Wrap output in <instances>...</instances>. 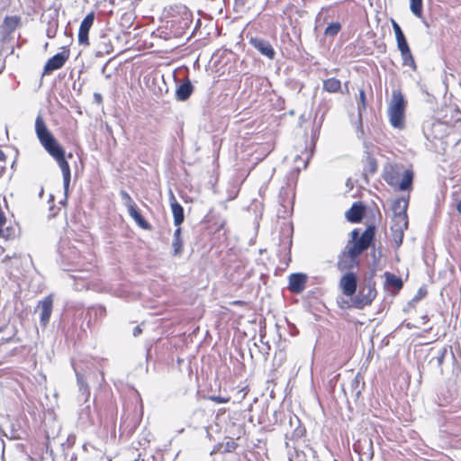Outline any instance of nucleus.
<instances>
[{"mask_svg":"<svg viewBox=\"0 0 461 461\" xmlns=\"http://www.w3.org/2000/svg\"><path fill=\"white\" fill-rule=\"evenodd\" d=\"M351 240H348L344 249L339 253L336 267L340 272H352L353 268L359 266V256L366 251L374 242L375 228L368 226L359 235V230L354 229L351 233Z\"/></svg>","mask_w":461,"mask_h":461,"instance_id":"nucleus-1","label":"nucleus"},{"mask_svg":"<svg viewBox=\"0 0 461 461\" xmlns=\"http://www.w3.org/2000/svg\"><path fill=\"white\" fill-rule=\"evenodd\" d=\"M35 131L41 144L58 162L62 172L64 185L68 186L71 173L69 164L65 158V151L49 131L42 117L36 118Z\"/></svg>","mask_w":461,"mask_h":461,"instance_id":"nucleus-2","label":"nucleus"},{"mask_svg":"<svg viewBox=\"0 0 461 461\" xmlns=\"http://www.w3.org/2000/svg\"><path fill=\"white\" fill-rule=\"evenodd\" d=\"M321 125V117H302L299 123L302 143L298 145L302 148L301 153L306 160H309L314 153Z\"/></svg>","mask_w":461,"mask_h":461,"instance_id":"nucleus-3","label":"nucleus"},{"mask_svg":"<svg viewBox=\"0 0 461 461\" xmlns=\"http://www.w3.org/2000/svg\"><path fill=\"white\" fill-rule=\"evenodd\" d=\"M394 214L392 219L391 230L395 244L399 247L403 240L404 230L408 227V217L406 209L408 207V201L403 199H397L393 203Z\"/></svg>","mask_w":461,"mask_h":461,"instance_id":"nucleus-4","label":"nucleus"},{"mask_svg":"<svg viewBox=\"0 0 461 461\" xmlns=\"http://www.w3.org/2000/svg\"><path fill=\"white\" fill-rule=\"evenodd\" d=\"M399 168L396 165H388L384 171V180L391 186L399 185L401 191L410 190L412 186L413 172L411 170H405L402 181L400 179Z\"/></svg>","mask_w":461,"mask_h":461,"instance_id":"nucleus-5","label":"nucleus"},{"mask_svg":"<svg viewBox=\"0 0 461 461\" xmlns=\"http://www.w3.org/2000/svg\"><path fill=\"white\" fill-rule=\"evenodd\" d=\"M375 282L372 279L362 285L357 294L352 298V306L357 309H364L372 304L377 296Z\"/></svg>","mask_w":461,"mask_h":461,"instance_id":"nucleus-6","label":"nucleus"},{"mask_svg":"<svg viewBox=\"0 0 461 461\" xmlns=\"http://www.w3.org/2000/svg\"><path fill=\"white\" fill-rule=\"evenodd\" d=\"M357 275L354 272H347L340 277L339 285L345 296L352 298L357 292Z\"/></svg>","mask_w":461,"mask_h":461,"instance_id":"nucleus-7","label":"nucleus"},{"mask_svg":"<svg viewBox=\"0 0 461 461\" xmlns=\"http://www.w3.org/2000/svg\"><path fill=\"white\" fill-rule=\"evenodd\" d=\"M407 102L399 89H393L389 102V115H404Z\"/></svg>","mask_w":461,"mask_h":461,"instance_id":"nucleus-8","label":"nucleus"},{"mask_svg":"<svg viewBox=\"0 0 461 461\" xmlns=\"http://www.w3.org/2000/svg\"><path fill=\"white\" fill-rule=\"evenodd\" d=\"M69 58V50H64L50 58L46 62L43 74H50L54 70L61 68Z\"/></svg>","mask_w":461,"mask_h":461,"instance_id":"nucleus-9","label":"nucleus"},{"mask_svg":"<svg viewBox=\"0 0 461 461\" xmlns=\"http://www.w3.org/2000/svg\"><path fill=\"white\" fill-rule=\"evenodd\" d=\"M95 14L94 13H89L86 15L83 21L80 23L79 31H78V42L80 45H88L89 44V31L94 23Z\"/></svg>","mask_w":461,"mask_h":461,"instance_id":"nucleus-10","label":"nucleus"},{"mask_svg":"<svg viewBox=\"0 0 461 461\" xmlns=\"http://www.w3.org/2000/svg\"><path fill=\"white\" fill-rule=\"evenodd\" d=\"M40 311V321L41 326L45 327L50 321V318L51 316L52 309H53V299L51 295H48L44 297L41 301L38 303L37 306Z\"/></svg>","mask_w":461,"mask_h":461,"instance_id":"nucleus-11","label":"nucleus"},{"mask_svg":"<svg viewBox=\"0 0 461 461\" xmlns=\"http://www.w3.org/2000/svg\"><path fill=\"white\" fill-rule=\"evenodd\" d=\"M249 43L267 58L270 59L275 58L276 51L268 41L258 37H252L249 39Z\"/></svg>","mask_w":461,"mask_h":461,"instance_id":"nucleus-12","label":"nucleus"},{"mask_svg":"<svg viewBox=\"0 0 461 461\" xmlns=\"http://www.w3.org/2000/svg\"><path fill=\"white\" fill-rule=\"evenodd\" d=\"M307 276L303 273L291 274L288 277V289L293 294H301L306 287Z\"/></svg>","mask_w":461,"mask_h":461,"instance_id":"nucleus-13","label":"nucleus"},{"mask_svg":"<svg viewBox=\"0 0 461 461\" xmlns=\"http://www.w3.org/2000/svg\"><path fill=\"white\" fill-rule=\"evenodd\" d=\"M366 212V207L361 203H354L346 212V218L352 223H358L362 221Z\"/></svg>","mask_w":461,"mask_h":461,"instance_id":"nucleus-14","label":"nucleus"},{"mask_svg":"<svg viewBox=\"0 0 461 461\" xmlns=\"http://www.w3.org/2000/svg\"><path fill=\"white\" fill-rule=\"evenodd\" d=\"M194 91V86L189 78H185L183 82L176 86V98L178 101L187 100Z\"/></svg>","mask_w":461,"mask_h":461,"instance_id":"nucleus-15","label":"nucleus"},{"mask_svg":"<svg viewBox=\"0 0 461 461\" xmlns=\"http://www.w3.org/2000/svg\"><path fill=\"white\" fill-rule=\"evenodd\" d=\"M127 210L130 216L135 221L139 227L147 230L151 229L150 223L141 215L137 204L131 205Z\"/></svg>","mask_w":461,"mask_h":461,"instance_id":"nucleus-16","label":"nucleus"},{"mask_svg":"<svg viewBox=\"0 0 461 461\" xmlns=\"http://www.w3.org/2000/svg\"><path fill=\"white\" fill-rule=\"evenodd\" d=\"M385 281L384 286L385 289L393 288L397 294L403 286V282L401 277L391 272L384 273Z\"/></svg>","mask_w":461,"mask_h":461,"instance_id":"nucleus-17","label":"nucleus"},{"mask_svg":"<svg viewBox=\"0 0 461 461\" xmlns=\"http://www.w3.org/2000/svg\"><path fill=\"white\" fill-rule=\"evenodd\" d=\"M113 50V45L107 36L104 34L101 35L97 42L95 56L103 57L105 54H110Z\"/></svg>","mask_w":461,"mask_h":461,"instance_id":"nucleus-18","label":"nucleus"},{"mask_svg":"<svg viewBox=\"0 0 461 461\" xmlns=\"http://www.w3.org/2000/svg\"><path fill=\"white\" fill-rule=\"evenodd\" d=\"M171 202V211L174 218V224L176 226L181 225L185 220L184 215V208L183 206L176 200L175 196L172 195Z\"/></svg>","mask_w":461,"mask_h":461,"instance_id":"nucleus-19","label":"nucleus"},{"mask_svg":"<svg viewBox=\"0 0 461 461\" xmlns=\"http://www.w3.org/2000/svg\"><path fill=\"white\" fill-rule=\"evenodd\" d=\"M322 88L328 93H339L341 92V82L335 77H330L323 81Z\"/></svg>","mask_w":461,"mask_h":461,"instance_id":"nucleus-20","label":"nucleus"},{"mask_svg":"<svg viewBox=\"0 0 461 461\" xmlns=\"http://www.w3.org/2000/svg\"><path fill=\"white\" fill-rule=\"evenodd\" d=\"M377 168V160L372 155H368L365 160V171L369 175H374Z\"/></svg>","mask_w":461,"mask_h":461,"instance_id":"nucleus-21","label":"nucleus"},{"mask_svg":"<svg viewBox=\"0 0 461 461\" xmlns=\"http://www.w3.org/2000/svg\"><path fill=\"white\" fill-rule=\"evenodd\" d=\"M410 9L416 17L422 18V0H410Z\"/></svg>","mask_w":461,"mask_h":461,"instance_id":"nucleus-22","label":"nucleus"},{"mask_svg":"<svg viewBox=\"0 0 461 461\" xmlns=\"http://www.w3.org/2000/svg\"><path fill=\"white\" fill-rule=\"evenodd\" d=\"M401 56L402 59V64L404 66H408V67L411 68L413 70L416 69V64L414 61V58L411 54V49L407 50L406 52L405 51L401 52Z\"/></svg>","mask_w":461,"mask_h":461,"instance_id":"nucleus-23","label":"nucleus"},{"mask_svg":"<svg viewBox=\"0 0 461 461\" xmlns=\"http://www.w3.org/2000/svg\"><path fill=\"white\" fill-rule=\"evenodd\" d=\"M19 21V18L15 16L6 17L4 21L5 30L8 32H14L17 27Z\"/></svg>","mask_w":461,"mask_h":461,"instance_id":"nucleus-24","label":"nucleus"},{"mask_svg":"<svg viewBox=\"0 0 461 461\" xmlns=\"http://www.w3.org/2000/svg\"><path fill=\"white\" fill-rule=\"evenodd\" d=\"M340 29L341 24L339 22L331 23L326 27L324 34L326 36L334 37L339 32Z\"/></svg>","mask_w":461,"mask_h":461,"instance_id":"nucleus-25","label":"nucleus"},{"mask_svg":"<svg viewBox=\"0 0 461 461\" xmlns=\"http://www.w3.org/2000/svg\"><path fill=\"white\" fill-rule=\"evenodd\" d=\"M358 107V115H362V113L365 112L366 107V93L363 89H359V100L357 103Z\"/></svg>","mask_w":461,"mask_h":461,"instance_id":"nucleus-26","label":"nucleus"},{"mask_svg":"<svg viewBox=\"0 0 461 461\" xmlns=\"http://www.w3.org/2000/svg\"><path fill=\"white\" fill-rule=\"evenodd\" d=\"M172 248L174 256L181 255L184 250L183 240L173 239Z\"/></svg>","mask_w":461,"mask_h":461,"instance_id":"nucleus-27","label":"nucleus"},{"mask_svg":"<svg viewBox=\"0 0 461 461\" xmlns=\"http://www.w3.org/2000/svg\"><path fill=\"white\" fill-rule=\"evenodd\" d=\"M58 31V22L51 21L48 24V28L46 30V34L48 38H54L56 36Z\"/></svg>","mask_w":461,"mask_h":461,"instance_id":"nucleus-28","label":"nucleus"},{"mask_svg":"<svg viewBox=\"0 0 461 461\" xmlns=\"http://www.w3.org/2000/svg\"><path fill=\"white\" fill-rule=\"evenodd\" d=\"M221 447H223V452H233L237 449L238 443L234 439L230 438L222 443Z\"/></svg>","mask_w":461,"mask_h":461,"instance_id":"nucleus-29","label":"nucleus"},{"mask_svg":"<svg viewBox=\"0 0 461 461\" xmlns=\"http://www.w3.org/2000/svg\"><path fill=\"white\" fill-rule=\"evenodd\" d=\"M396 41L397 48L400 50V52H406L407 50H410L405 35L396 38Z\"/></svg>","mask_w":461,"mask_h":461,"instance_id":"nucleus-30","label":"nucleus"},{"mask_svg":"<svg viewBox=\"0 0 461 461\" xmlns=\"http://www.w3.org/2000/svg\"><path fill=\"white\" fill-rule=\"evenodd\" d=\"M120 195H121L122 199L124 201V204L127 209L130 208L131 205L136 204V203L133 201L131 196L126 191L122 190L120 192Z\"/></svg>","mask_w":461,"mask_h":461,"instance_id":"nucleus-31","label":"nucleus"},{"mask_svg":"<svg viewBox=\"0 0 461 461\" xmlns=\"http://www.w3.org/2000/svg\"><path fill=\"white\" fill-rule=\"evenodd\" d=\"M427 294H428L427 286L426 285H422V286H420L418 289V291H417L416 294L414 295L412 301L419 302V301L424 299L427 296Z\"/></svg>","mask_w":461,"mask_h":461,"instance_id":"nucleus-32","label":"nucleus"},{"mask_svg":"<svg viewBox=\"0 0 461 461\" xmlns=\"http://www.w3.org/2000/svg\"><path fill=\"white\" fill-rule=\"evenodd\" d=\"M390 121L394 128L402 129L404 127V117H390Z\"/></svg>","mask_w":461,"mask_h":461,"instance_id":"nucleus-33","label":"nucleus"},{"mask_svg":"<svg viewBox=\"0 0 461 461\" xmlns=\"http://www.w3.org/2000/svg\"><path fill=\"white\" fill-rule=\"evenodd\" d=\"M208 399L215 403H227L230 401V396L211 395Z\"/></svg>","mask_w":461,"mask_h":461,"instance_id":"nucleus-34","label":"nucleus"},{"mask_svg":"<svg viewBox=\"0 0 461 461\" xmlns=\"http://www.w3.org/2000/svg\"><path fill=\"white\" fill-rule=\"evenodd\" d=\"M392 26H393V32L395 33V38H398V37H401V36L404 35V33H403L402 30L401 29L400 25L394 20H392Z\"/></svg>","mask_w":461,"mask_h":461,"instance_id":"nucleus-35","label":"nucleus"},{"mask_svg":"<svg viewBox=\"0 0 461 461\" xmlns=\"http://www.w3.org/2000/svg\"><path fill=\"white\" fill-rule=\"evenodd\" d=\"M5 159H6V156L5 154L0 150V176L4 174V172L5 171Z\"/></svg>","mask_w":461,"mask_h":461,"instance_id":"nucleus-36","label":"nucleus"},{"mask_svg":"<svg viewBox=\"0 0 461 461\" xmlns=\"http://www.w3.org/2000/svg\"><path fill=\"white\" fill-rule=\"evenodd\" d=\"M103 102V96L101 94L99 93H94V95H93V103L97 104V105H100Z\"/></svg>","mask_w":461,"mask_h":461,"instance_id":"nucleus-37","label":"nucleus"},{"mask_svg":"<svg viewBox=\"0 0 461 461\" xmlns=\"http://www.w3.org/2000/svg\"><path fill=\"white\" fill-rule=\"evenodd\" d=\"M445 357H446V349H443L440 352V354L438 355V357H437L438 363L439 366H441L443 364Z\"/></svg>","mask_w":461,"mask_h":461,"instance_id":"nucleus-38","label":"nucleus"},{"mask_svg":"<svg viewBox=\"0 0 461 461\" xmlns=\"http://www.w3.org/2000/svg\"><path fill=\"white\" fill-rule=\"evenodd\" d=\"M181 231H182V229H181L180 225L176 226V229L174 231V239L182 240Z\"/></svg>","mask_w":461,"mask_h":461,"instance_id":"nucleus-39","label":"nucleus"},{"mask_svg":"<svg viewBox=\"0 0 461 461\" xmlns=\"http://www.w3.org/2000/svg\"><path fill=\"white\" fill-rule=\"evenodd\" d=\"M230 304L234 305V306H244L246 304V302L241 301V300H236V301L231 302Z\"/></svg>","mask_w":461,"mask_h":461,"instance_id":"nucleus-40","label":"nucleus"},{"mask_svg":"<svg viewBox=\"0 0 461 461\" xmlns=\"http://www.w3.org/2000/svg\"><path fill=\"white\" fill-rule=\"evenodd\" d=\"M141 332H142V330L139 326L135 327L133 330V335L135 337L139 336Z\"/></svg>","mask_w":461,"mask_h":461,"instance_id":"nucleus-41","label":"nucleus"},{"mask_svg":"<svg viewBox=\"0 0 461 461\" xmlns=\"http://www.w3.org/2000/svg\"><path fill=\"white\" fill-rule=\"evenodd\" d=\"M226 411H227L226 408H220L217 411L216 417L218 418L220 415H223L226 412Z\"/></svg>","mask_w":461,"mask_h":461,"instance_id":"nucleus-42","label":"nucleus"},{"mask_svg":"<svg viewBox=\"0 0 461 461\" xmlns=\"http://www.w3.org/2000/svg\"><path fill=\"white\" fill-rule=\"evenodd\" d=\"M456 209L459 214H461V199L457 202Z\"/></svg>","mask_w":461,"mask_h":461,"instance_id":"nucleus-43","label":"nucleus"},{"mask_svg":"<svg viewBox=\"0 0 461 461\" xmlns=\"http://www.w3.org/2000/svg\"><path fill=\"white\" fill-rule=\"evenodd\" d=\"M357 124H358V126L361 129V132H363V131H362V117H358Z\"/></svg>","mask_w":461,"mask_h":461,"instance_id":"nucleus-44","label":"nucleus"},{"mask_svg":"<svg viewBox=\"0 0 461 461\" xmlns=\"http://www.w3.org/2000/svg\"><path fill=\"white\" fill-rule=\"evenodd\" d=\"M241 391L244 393V394H243V398H245V397H246V395L248 394V387H244V388H242V389H241Z\"/></svg>","mask_w":461,"mask_h":461,"instance_id":"nucleus-45","label":"nucleus"},{"mask_svg":"<svg viewBox=\"0 0 461 461\" xmlns=\"http://www.w3.org/2000/svg\"><path fill=\"white\" fill-rule=\"evenodd\" d=\"M113 412L114 413V415H116V413H117L116 406H113Z\"/></svg>","mask_w":461,"mask_h":461,"instance_id":"nucleus-46","label":"nucleus"},{"mask_svg":"<svg viewBox=\"0 0 461 461\" xmlns=\"http://www.w3.org/2000/svg\"><path fill=\"white\" fill-rule=\"evenodd\" d=\"M188 24V19H185V26H187Z\"/></svg>","mask_w":461,"mask_h":461,"instance_id":"nucleus-47","label":"nucleus"},{"mask_svg":"<svg viewBox=\"0 0 461 461\" xmlns=\"http://www.w3.org/2000/svg\"><path fill=\"white\" fill-rule=\"evenodd\" d=\"M348 82H346V83H345V87H346L347 89H348Z\"/></svg>","mask_w":461,"mask_h":461,"instance_id":"nucleus-48","label":"nucleus"}]
</instances>
